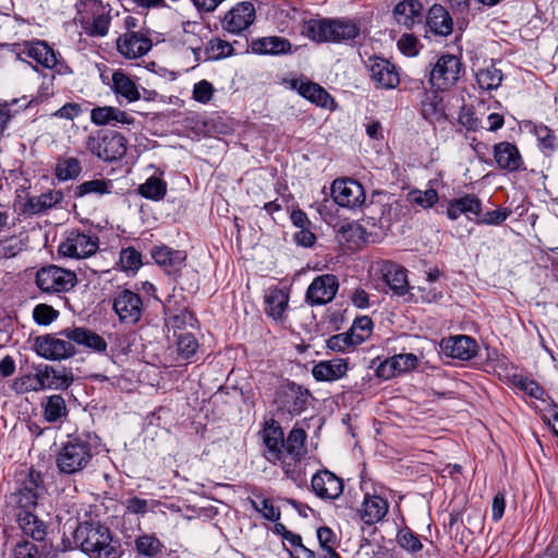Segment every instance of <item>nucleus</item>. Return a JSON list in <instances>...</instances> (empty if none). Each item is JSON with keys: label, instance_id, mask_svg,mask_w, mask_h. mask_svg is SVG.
I'll use <instances>...</instances> for the list:
<instances>
[{"label": "nucleus", "instance_id": "15", "mask_svg": "<svg viewBox=\"0 0 558 558\" xmlns=\"http://www.w3.org/2000/svg\"><path fill=\"white\" fill-rule=\"evenodd\" d=\"M380 272L384 281L397 295H404L409 292L407 269L392 262H383Z\"/></svg>", "mask_w": 558, "mask_h": 558}, {"label": "nucleus", "instance_id": "21", "mask_svg": "<svg viewBox=\"0 0 558 558\" xmlns=\"http://www.w3.org/2000/svg\"><path fill=\"white\" fill-rule=\"evenodd\" d=\"M444 350L453 359L469 361L475 356L477 344L469 336H454L445 341Z\"/></svg>", "mask_w": 558, "mask_h": 558}, {"label": "nucleus", "instance_id": "22", "mask_svg": "<svg viewBox=\"0 0 558 558\" xmlns=\"http://www.w3.org/2000/svg\"><path fill=\"white\" fill-rule=\"evenodd\" d=\"M348 372V364L342 359L320 361L313 366L312 374L319 381H335Z\"/></svg>", "mask_w": 558, "mask_h": 558}, {"label": "nucleus", "instance_id": "19", "mask_svg": "<svg viewBox=\"0 0 558 558\" xmlns=\"http://www.w3.org/2000/svg\"><path fill=\"white\" fill-rule=\"evenodd\" d=\"M61 335L70 340L71 343L75 342L96 352H105L107 350L106 340L89 329L83 327H76L72 329L68 328L62 330Z\"/></svg>", "mask_w": 558, "mask_h": 558}, {"label": "nucleus", "instance_id": "51", "mask_svg": "<svg viewBox=\"0 0 558 558\" xmlns=\"http://www.w3.org/2000/svg\"><path fill=\"white\" fill-rule=\"evenodd\" d=\"M141 254L133 247H128L120 253V264L123 270L135 271L142 266Z\"/></svg>", "mask_w": 558, "mask_h": 558}, {"label": "nucleus", "instance_id": "52", "mask_svg": "<svg viewBox=\"0 0 558 558\" xmlns=\"http://www.w3.org/2000/svg\"><path fill=\"white\" fill-rule=\"evenodd\" d=\"M252 507L260 512L266 520L278 521L280 519V511L276 508L270 499L263 498L259 502L251 500Z\"/></svg>", "mask_w": 558, "mask_h": 558}, {"label": "nucleus", "instance_id": "18", "mask_svg": "<svg viewBox=\"0 0 558 558\" xmlns=\"http://www.w3.org/2000/svg\"><path fill=\"white\" fill-rule=\"evenodd\" d=\"M90 120L94 124L117 126L118 124H132L134 118L125 111L111 106L96 107L90 111Z\"/></svg>", "mask_w": 558, "mask_h": 558}, {"label": "nucleus", "instance_id": "43", "mask_svg": "<svg viewBox=\"0 0 558 558\" xmlns=\"http://www.w3.org/2000/svg\"><path fill=\"white\" fill-rule=\"evenodd\" d=\"M306 434L301 428H293L284 440L283 456L287 453L293 459L300 458L304 452Z\"/></svg>", "mask_w": 558, "mask_h": 558}, {"label": "nucleus", "instance_id": "36", "mask_svg": "<svg viewBox=\"0 0 558 558\" xmlns=\"http://www.w3.org/2000/svg\"><path fill=\"white\" fill-rule=\"evenodd\" d=\"M282 405L289 413H300L305 409L307 393L295 384L288 385L282 391Z\"/></svg>", "mask_w": 558, "mask_h": 558}, {"label": "nucleus", "instance_id": "56", "mask_svg": "<svg viewBox=\"0 0 558 558\" xmlns=\"http://www.w3.org/2000/svg\"><path fill=\"white\" fill-rule=\"evenodd\" d=\"M232 46L221 39H213L209 41L208 47L206 48L207 58L208 59H219L222 57H227L231 53Z\"/></svg>", "mask_w": 558, "mask_h": 558}, {"label": "nucleus", "instance_id": "59", "mask_svg": "<svg viewBox=\"0 0 558 558\" xmlns=\"http://www.w3.org/2000/svg\"><path fill=\"white\" fill-rule=\"evenodd\" d=\"M12 389L19 395H23L31 391H37L34 375L25 374L23 376L15 378L12 383Z\"/></svg>", "mask_w": 558, "mask_h": 558}, {"label": "nucleus", "instance_id": "6", "mask_svg": "<svg viewBox=\"0 0 558 558\" xmlns=\"http://www.w3.org/2000/svg\"><path fill=\"white\" fill-rule=\"evenodd\" d=\"M461 73V62L452 54L441 56L429 74L430 84L437 89H447L453 86Z\"/></svg>", "mask_w": 558, "mask_h": 558}, {"label": "nucleus", "instance_id": "38", "mask_svg": "<svg viewBox=\"0 0 558 558\" xmlns=\"http://www.w3.org/2000/svg\"><path fill=\"white\" fill-rule=\"evenodd\" d=\"M134 545L136 555L145 558H156L163 548L161 541L154 534L138 535Z\"/></svg>", "mask_w": 558, "mask_h": 558}, {"label": "nucleus", "instance_id": "29", "mask_svg": "<svg viewBox=\"0 0 558 558\" xmlns=\"http://www.w3.org/2000/svg\"><path fill=\"white\" fill-rule=\"evenodd\" d=\"M62 199L63 193L61 191H48L38 196L29 197L25 203L24 210L32 215L40 214L61 203Z\"/></svg>", "mask_w": 558, "mask_h": 558}, {"label": "nucleus", "instance_id": "55", "mask_svg": "<svg viewBox=\"0 0 558 558\" xmlns=\"http://www.w3.org/2000/svg\"><path fill=\"white\" fill-rule=\"evenodd\" d=\"M327 345L333 351L343 352L357 344L353 341V338L349 332H343L330 337L327 341Z\"/></svg>", "mask_w": 558, "mask_h": 558}, {"label": "nucleus", "instance_id": "32", "mask_svg": "<svg viewBox=\"0 0 558 558\" xmlns=\"http://www.w3.org/2000/svg\"><path fill=\"white\" fill-rule=\"evenodd\" d=\"M377 197L367 206L371 214L369 218L374 221L373 225L378 222L380 226H388L395 217L392 203L389 202L390 197H386V195H378Z\"/></svg>", "mask_w": 558, "mask_h": 558}, {"label": "nucleus", "instance_id": "24", "mask_svg": "<svg viewBox=\"0 0 558 558\" xmlns=\"http://www.w3.org/2000/svg\"><path fill=\"white\" fill-rule=\"evenodd\" d=\"M429 32L437 36H448L451 34L453 23L450 14L446 9L439 4H434L427 15L426 20Z\"/></svg>", "mask_w": 558, "mask_h": 558}, {"label": "nucleus", "instance_id": "49", "mask_svg": "<svg viewBox=\"0 0 558 558\" xmlns=\"http://www.w3.org/2000/svg\"><path fill=\"white\" fill-rule=\"evenodd\" d=\"M409 199L412 204L427 209L438 202V194L433 189L425 191L414 190L409 193Z\"/></svg>", "mask_w": 558, "mask_h": 558}, {"label": "nucleus", "instance_id": "34", "mask_svg": "<svg viewBox=\"0 0 558 558\" xmlns=\"http://www.w3.org/2000/svg\"><path fill=\"white\" fill-rule=\"evenodd\" d=\"M299 92L304 98L311 100L319 107L332 109L335 106L332 97L327 93V90H325L316 83H302L300 85Z\"/></svg>", "mask_w": 558, "mask_h": 558}, {"label": "nucleus", "instance_id": "8", "mask_svg": "<svg viewBox=\"0 0 558 558\" xmlns=\"http://www.w3.org/2000/svg\"><path fill=\"white\" fill-rule=\"evenodd\" d=\"M335 202L342 207L355 208L365 202V192L357 181L353 179H337L331 185Z\"/></svg>", "mask_w": 558, "mask_h": 558}, {"label": "nucleus", "instance_id": "41", "mask_svg": "<svg viewBox=\"0 0 558 558\" xmlns=\"http://www.w3.org/2000/svg\"><path fill=\"white\" fill-rule=\"evenodd\" d=\"M68 415L65 400L60 395H52L44 403V417L49 423L58 422Z\"/></svg>", "mask_w": 558, "mask_h": 558}, {"label": "nucleus", "instance_id": "61", "mask_svg": "<svg viewBox=\"0 0 558 558\" xmlns=\"http://www.w3.org/2000/svg\"><path fill=\"white\" fill-rule=\"evenodd\" d=\"M37 387V391L44 390L46 388H51L53 386V381L51 377L57 378V372L51 367H46L43 371H38L36 374H33Z\"/></svg>", "mask_w": 558, "mask_h": 558}, {"label": "nucleus", "instance_id": "47", "mask_svg": "<svg viewBox=\"0 0 558 558\" xmlns=\"http://www.w3.org/2000/svg\"><path fill=\"white\" fill-rule=\"evenodd\" d=\"M38 486L34 482H29V484L24 485L17 495H16V504L21 508V510H28L34 508L38 501Z\"/></svg>", "mask_w": 558, "mask_h": 558}, {"label": "nucleus", "instance_id": "64", "mask_svg": "<svg viewBox=\"0 0 558 558\" xmlns=\"http://www.w3.org/2000/svg\"><path fill=\"white\" fill-rule=\"evenodd\" d=\"M15 558H40L36 545L27 541L19 543L14 548Z\"/></svg>", "mask_w": 558, "mask_h": 558}, {"label": "nucleus", "instance_id": "53", "mask_svg": "<svg viewBox=\"0 0 558 558\" xmlns=\"http://www.w3.org/2000/svg\"><path fill=\"white\" fill-rule=\"evenodd\" d=\"M58 311L48 304H38L33 311L34 319L39 325L51 324L58 317Z\"/></svg>", "mask_w": 558, "mask_h": 558}, {"label": "nucleus", "instance_id": "58", "mask_svg": "<svg viewBox=\"0 0 558 558\" xmlns=\"http://www.w3.org/2000/svg\"><path fill=\"white\" fill-rule=\"evenodd\" d=\"M214 90L211 83L206 80H202L193 87V99L201 104H207L211 100Z\"/></svg>", "mask_w": 558, "mask_h": 558}, {"label": "nucleus", "instance_id": "13", "mask_svg": "<svg viewBox=\"0 0 558 558\" xmlns=\"http://www.w3.org/2000/svg\"><path fill=\"white\" fill-rule=\"evenodd\" d=\"M24 57L33 59L47 69H52L58 63L57 52L43 40L24 41L19 45L17 58L23 60Z\"/></svg>", "mask_w": 558, "mask_h": 558}, {"label": "nucleus", "instance_id": "16", "mask_svg": "<svg viewBox=\"0 0 558 558\" xmlns=\"http://www.w3.org/2000/svg\"><path fill=\"white\" fill-rule=\"evenodd\" d=\"M263 440L266 446L265 458L268 461L276 462L283 458V432L275 421L266 424L263 430Z\"/></svg>", "mask_w": 558, "mask_h": 558}, {"label": "nucleus", "instance_id": "60", "mask_svg": "<svg viewBox=\"0 0 558 558\" xmlns=\"http://www.w3.org/2000/svg\"><path fill=\"white\" fill-rule=\"evenodd\" d=\"M510 214H511V211L508 210L507 208H499V209L487 211V213L483 214L478 218L477 222L483 223V225H489V226L500 225L509 217Z\"/></svg>", "mask_w": 558, "mask_h": 558}, {"label": "nucleus", "instance_id": "30", "mask_svg": "<svg viewBox=\"0 0 558 558\" xmlns=\"http://www.w3.org/2000/svg\"><path fill=\"white\" fill-rule=\"evenodd\" d=\"M421 106L423 117L430 122L441 121L446 117L442 98L436 90L425 92Z\"/></svg>", "mask_w": 558, "mask_h": 558}, {"label": "nucleus", "instance_id": "3", "mask_svg": "<svg viewBox=\"0 0 558 558\" xmlns=\"http://www.w3.org/2000/svg\"><path fill=\"white\" fill-rule=\"evenodd\" d=\"M302 33L314 41H342L355 38L360 34L359 26L348 20H310Z\"/></svg>", "mask_w": 558, "mask_h": 558}, {"label": "nucleus", "instance_id": "62", "mask_svg": "<svg viewBox=\"0 0 558 558\" xmlns=\"http://www.w3.org/2000/svg\"><path fill=\"white\" fill-rule=\"evenodd\" d=\"M457 205L461 206L464 214L471 213L476 216L481 214L482 203L475 195H465L459 199H454Z\"/></svg>", "mask_w": 558, "mask_h": 558}, {"label": "nucleus", "instance_id": "26", "mask_svg": "<svg viewBox=\"0 0 558 558\" xmlns=\"http://www.w3.org/2000/svg\"><path fill=\"white\" fill-rule=\"evenodd\" d=\"M17 522L25 535L31 536L34 541L37 542L45 541L47 526L41 520L38 519L37 515L28 510H20L17 513Z\"/></svg>", "mask_w": 558, "mask_h": 558}, {"label": "nucleus", "instance_id": "37", "mask_svg": "<svg viewBox=\"0 0 558 558\" xmlns=\"http://www.w3.org/2000/svg\"><path fill=\"white\" fill-rule=\"evenodd\" d=\"M128 141L126 138L117 132L105 135V151L102 154V160L112 161L122 158L126 153Z\"/></svg>", "mask_w": 558, "mask_h": 558}, {"label": "nucleus", "instance_id": "54", "mask_svg": "<svg viewBox=\"0 0 558 558\" xmlns=\"http://www.w3.org/2000/svg\"><path fill=\"white\" fill-rule=\"evenodd\" d=\"M154 501L133 496L124 501V507L129 513L144 515L153 509Z\"/></svg>", "mask_w": 558, "mask_h": 558}, {"label": "nucleus", "instance_id": "50", "mask_svg": "<svg viewBox=\"0 0 558 558\" xmlns=\"http://www.w3.org/2000/svg\"><path fill=\"white\" fill-rule=\"evenodd\" d=\"M197 349L198 342L192 333L187 332L178 336L177 350L182 359L189 360L196 353Z\"/></svg>", "mask_w": 558, "mask_h": 558}, {"label": "nucleus", "instance_id": "40", "mask_svg": "<svg viewBox=\"0 0 558 558\" xmlns=\"http://www.w3.org/2000/svg\"><path fill=\"white\" fill-rule=\"evenodd\" d=\"M82 172V165L77 158L61 157L57 160L54 174L60 181L76 179Z\"/></svg>", "mask_w": 558, "mask_h": 558}, {"label": "nucleus", "instance_id": "23", "mask_svg": "<svg viewBox=\"0 0 558 558\" xmlns=\"http://www.w3.org/2000/svg\"><path fill=\"white\" fill-rule=\"evenodd\" d=\"M395 20L411 28L423 19V5L416 0H404L399 2L393 9Z\"/></svg>", "mask_w": 558, "mask_h": 558}, {"label": "nucleus", "instance_id": "39", "mask_svg": "<svg viewBox=\"0 0 558 558\" xmlns=\"http://www.w3.org/2000/svg\"><path fill=\"white\" fill-rule=\"evenodd\" d=\"M502 80V72L495 64L480 69L476 73V82L483 90L490 92L497 89L501 85Z\"/></svg>", "mask_w": 558, "mask_h": 558}, {"label": "nucleus", "instance_id": "33", "mask_svg": "<svg viewBox=\"0 0 558 558\" xmlns=\"http://www.w3.org/2000/svg\"><path fill=\"white\" fill-rule=\"evenodd\" d=\"M151 255L158 265L169 268V272L178 270L186 258L184 252L173 251L168 246L154 248Z\"/></svg>", "mask_w": 558, "mask_h": 558}, {"label": "nucleus", "instance_id": "57", "mask_svg": "<svg viewBox=\"0 0 558 558\" xmlns=\"http://www.w3.org/2000/svg\"><path fill=\"white\" fill-rule=\"evenodd\" d=\"M398 543L402 548L410 551H417L422 548V543L418 537L407 527L399 531Z\"/></svg>", "mask_w": 558, "mask_h": 558}, {"label": "nucleus", "instance_id": "28", "mask_svg": "<svg viewBox=\"0 0 558 558\" xmlns=\"http://www.w3.org/2000/svg\"><path fill=\"white\" fill-rule=\"evenodd\" d=\"M289 294L282 289H270L265 295V312L275 320H282L288 307Z\"/></svg>", "mask_w": 558, "mask_h": 558}, {"label": "nucleus", "instance_id": "17", "mask_svg": "<svg viewBox=\"0 0 558 558\" xmlns=\"http://www.w3.org/2000/svg\"><path fill=\"white\" fill-rule=\"evenodd\" d=\"M118 50L129 59H136L147 53L151 48V41L136 32L124 34L118 39Z\"/></svg>", "mask_w": 558, "mask_h": 558}, {"label": "nucleus", "instance_id": "11", "mask_svg": "<svg viewBox=\"0 0 558 558\" xmlns=\"http://www.w3.org/2000/svg\"><path fill=\"white\" fill-rule=\"evenodd\" d=\"M113 310L122 323L136 324L142 317V298L131 290H123L113 299Z\"/></svg>", "mask_w": 558, "mask_h": 558}, {"label": "nucleus", "instance_id": "63", "mask_svg": "<svg viewBox=\"0 0 558 558\" xmlns=\"http://www.w3.org/2000/svg\"><path fill=\"white\" fill-rule=\"evenodd\" d=\"M534 132L543 147L553 149L556 146L554 132L546 125H536Z\"/></svg>", "mask_w": 558, "mask_h": 558}, {"label": "nucleus", "instance_id": "14", "mask_svg": "<svg viewBox=\"0 0 558 558\" xmlns=\"http://www.w3.org/2000/svg\"><path fill=\"white\" fill-rule=\"evenodd\" d=\"M312 489L322 499H336L343 492V482L335 473L322 470L312 476Z\"/></svg>", "mask_w": 558, "mask_h": 558}, {"label": "nucleus", "instance_id": "20", "mask_svg": "<svg viewBox=\"0 0 558 558\" xmlns=\"http://www.w3.org/2000/svg\"><path fill=\"white\" fill-rule=\"evenodd\" d=\"M417 364V357L413 353L397 354L383 362L377 373L380 377L390 378L397 374L413 369Z\"/></svg>", "mask_w": 558, "mask_h": 558}, {"label": "nucleus", "instance_id": "45", "mask_svg": "<svg viewBox=\"0 0 558 558\" xmlns=\"http://www.w3.org/2000/svg\"><path fill=\"white\" fill-rule=\"evenodd\" d=\"M33 104V99H28L26 96L21 98H14L10 101H5L0 105V131H3L10 119L16 113L13 107L19 105L20 108H28Z\"/></svg>", "mask_w": 558, "mask_h": 558}, {"label": "nucleus", "instance_id": "27", "mask_svg": "<svg viewBox=\"0 0 558 558\" xmlns=\"http://www.w3.org/2000/svg\"><path fill=\"white\" fill-rule=\"evenodd\" d=\"M360 512L366 524L377 523L387 514L388 502L379 496H367Z\"/></svg>", "mask_w": 558, "mask_h": 558}, {"label": "nucleus", "instance_id": "31", "mask_svg": "<svg viewBox=\"0 0 558 558\" xmlns=\"http://www.w3.org/2000/svg\"><path fill=\"white\" fill-rule=\"evenodd\" d=\"M292 45L283 37L269 36L254 40L252 49L256 53L262 54H280L291 50Z\"/></svg>", "mask_w": 558, "mask_h": 558}, {"label": "nucleus", "instance_id": "25", "mask_svg": "<svg viewBox=\"0 0 558 558\" xmlns=\"http://www.w3.org/2000/svg\"><path fill=\"white\" fill-rule=\"evenodd\" d=\"M494 157L499 168L509 171L519 170L522 165L518 148L508 142H501L495 145Z\"/></svg>", "mask_w": 558, "mask_h": 558}, {"label": "nucleus", "instance_id": "12", "mask_svg": "<svg viewBox=\"0 0 558 558\" xmlns=\"http://www.w3.org/2000/svg\"><path fill=\"white\" fill-rule=\"evenodd\" d=\"M367 68L377 88L393 89L400 83L396 66L383 58H369Z\"/></svg>", "mask_w": 558, "mask_h": 558}, {"label": "nucleus", "instance_id": "9", "mask_svg": "<svg viewBox=\"0 0 558 558\" xmlns=\"http://www.w3.org/2000/svg\"><path fill=\"white\" fill-rule=\"evenodd\" d=\"M338 288L339 282L335 275H320L308 286L305 300L311 306L327 304L335 299Z\"/></svg>", "mask_w": 558, "mask_h": 558}, {"label": "nucleus", "instance_id": "42", "mask_svg": "<svg viewBox=\"0 0 558 558\" xmlns=\"http://www.w3.org/2000/svg\"><path fill=\"white\" fill-rule=\"evenodd\" d=\"M137 192L147 199L159 202L166 196L167 183L160 178L153 175L138 186Z\"/></svg>", "mask_w": 558, "mask_h": 558}, {"label": "nucleus", "instance_id": "44", "mask_svg": "<svg viewBox=\"0 0 558 558\" xmlns=\"http://www.w3.org/2000/svg\"><path fill=\"white\" fill-rule=\"evenodd\" d=\"M111 181L105 179H95L85 181L74 190V197H84L88 194L104 195L110 193Z\"/></svg>", "mask_w": 558, "mask_h": 558}, {"label": "nucleus", "instance_id": "7", "mask_svg": "<svg viewBox=\"0 0 558 558\" xmlns=\"http://www.w3.org/2000/svg\"><path fill=\"white\" fill-rule=\"evenodd\" d=\"M256 19L255 7L252 2L242 1L233 5L221 20L222 28L233 35L247 31Z\"/></svg>", "mask_w": 558, "mask_h": 558}, {"label": "nucleus", "instance_id": "2", "mask_svg": "<svg viewBox=\"0 0 558 558\" xmlns=\"http://www.w3.org/2000/svg\"><path fill=\"white\" fill-rule=\"evenodd\" d=\"M93 448L87 439L74 437L61 445L56 456V465L61 474L76 475L92 462Z\"/></svg>", "mask_w": 558, "mask_h": 558}, {"label": "nucleus", "instance_id": "10", "mask_svg": "<svg viewBox=\"0 0 558 558\" xmlns=\"http://www.w3.org/2000/svg\"><path fill=\"white\" fill-rule=\"evenodd\" d=\"M34 348L38 355L51 361L71 357L76 352L70 340L59 339L52 335L36 338Z\"/></svg>", "mask_w": 558, "mask_h": 558}, {"label": "nucleus", "instance_id": "1", "mask_svg": "<svg viewBox=\"0 0 558 558\" xmlns=\"http://www.w3.org/2000/svg\"><path fill=\"white\" fill-rule=\"evenodd\" d=\"M73 542L89 558H121L119 539L99 522H83L73 533Z\"/></svg>", "mask_w": 558, "mask_h": 558}, {"label": "nucleus", "instance_id": "5", "mask_svg": "<svg viewBox=\"0 0 558 558\" xmlns=\"http://www.w3.org/2000/svg\"><path fill=\"white\" fill-rule=\"evenodd\" d=\"M99 248L96 235L71 231L59 245L58 252L64 257L86 258L94 255Z\"/></svg>", "mask_w": 558, "mask_h": 558}, {"label": "nucleus", "instance_id": "35", "mask_svg": "<svg viewBox=\"0 0 558 558\" xmlns=\"http://www.w3.org/2000/svg\"><path fill=\"white\" fill-rule=\"evenodd\" d=\"M112 87L117 95L124 97L130 102L141 98L136 84L122 71H116L112 74Z\"/></svg>", "mask_w": 558, "mask_h": 558}, {"label": "nucleus", "instance_id": "46", "mask_svg": "<svg viewBox=\"0 0 558 558\" xmlns=\"http://www.w3.org/2000/svg\"><path fill=\"white\" fill-rule=\"evenodd\" d=\"M26 243L19 236H9L0 241V263L17 256L25 251Z\"/></svg>", "mask_w": 558, "mask_h": 558}, {"label": "nucleus", "instance_id": "4", "mask_svg": "<svg viewBox=\"0 0 558 558\" xmlns=\"http://www.w3.org/2000/svg\"><path fill=\"white\" fill-rule=\"evenodd\" d=\"M35 283L41 293L59 295L71 291L77 284V277L70 269L47 265L37 270Z\"/></svg>", "mask_w": 558, "mask_h": 558}, {"label": "nucleus", "instance_id": "48", "mask_svg": "<svg viewBox=\"0 0 558 558\" xmlns=\"http://www.w3.org/2000/svg\"><path fill=\"white\" fill-rule=\"evenodd\" d=\"M373 330V322L367 316L357 317L351 328L349 333L353 338L356 344L364 342L371 335Z\"/></svg>", "mask_w": 558, "mask_h": 558}]
</instances>
